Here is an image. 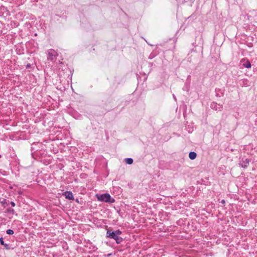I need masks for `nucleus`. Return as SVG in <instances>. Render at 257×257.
I'll return each instance as SVG.
<instances>
[{
    "instance_id": "obj_13",
    "label": "nucleus",
    "mask_w": 257,
    "mask_h": 257,
    "mask_svg": "<svg viewBox=\"0 0 257 257\" xmlns=\"http://www.w3.org/2000/svg\"><path fill=\"white\" fill-rule=\"evenodd\" d=\"M10 204L13 207H14L15 206V203L13 201L11 202Z\"/></svg>"
},
{
    "instance_id": "obj_14",
    "label": "nucleus",
    "mask_w": 257,
    "mask_h": 257,
    "mask_svg": "<svg viewBox=\"0 0 257 257\" xmlns=\"http://www.w3.org/2000/svg\"><path fill=\"white\" fill-rule=\"evenodd\" d=\"M221 203H222L223 204H224L225 203V201H224V200H222L221 201Z\"/></svg>"
},
{
    "instance_id": "obj_7",
    "label": "nucleus",
    "mask_w": 257,
    "mask_h": 257,
    "mask_svg": "<svg viewBox=\"0 0 257 257\" xmlns=\"http://www.w3.org/2000/svg\"><path fill=\"white\" fill-rule=\"evenodd\" d=\"M65 197L70 200H74L73 194L71 192H66L65 193Z\"/></svg>"
},
{
    "instance_id": "obj_12",
    "label": "nucleus",
    "mask_w": 257,
    "mask_h": 257,
    "mask_svg": "<svg viewBox=\"0 0 257 257\" xmlns=\"http://www.w3.org/2000/svg\"><path fill=\"white\" fill-rule=\"evenodd\" d=\"M7 233L9 235H12L14 234V231L12 229H8L7 230Z\"/></svg>"
},
{
    "instance_id": "obj_5",
    "label": "nucleus",
    "mask_w": 257,
    "mask_h": 257,
    "mask_svg": "<svg viewBox=\"0 0 257 257\" xmlns=\"http://www.w3.org/2000/svg\"><path fill=\"white\" fill-rule=\"evenodd\" d=\"M211 107L212 109H214L217 111H221L222 108V105L217 104L216 102H212L211 104Z\"/></svg>"
},
{
    "instance_id": "obj_15",
    "label": "nucleus",
    "mask_w": 257,
    "mask_h": 257,
    "mask_svg": "<svg viewBox=\"0 0 257 257\" xmlns=\"http://www.w3.org/2000/svg\"><path fill=\"white\" fill-rule=\"evenodd\" d=\"M26 67H27V68L30 67V64H27Z\"/></svg>"
},
{
    "instance_id": "obj_3",
    "label": "nucleus",
    "mask_w": 257,
    "mask_h": 257,
    "mask_svg": "<svg viewBox=\"0 0 257 257\" xmlns=\"http://www.w3.org/2000/svg\"><path fill=\"white\" fill-rule=\"evenodd\" d=\"M57 52L54 49H50L48 52V58L52 61L54 60V58L57 56Z\"/></svg>"
},
{
    "instance_id": "obj_6",
    "label": "nucleus",
    "mask_w": 257,
    "mask_h": 257,
    "mask_svg": "<svg viewBox=\"0 0 257 257\" xmlns=\"http://www.w3.org/2000/svg\"><path fill=\"white\" fill-rule=\"evenodd\" d=\"M249 163V160L246 159L245 161H242L240 162V165L243 168H246L248 166Z\"/></svg>"
},
{
    "instance_id": "obj_4",
    "label": "nucleus",
    "mask_w": 257,
    "mask_h": 257,
    "mask_svg": "<svg viewBox=\"0 0 257 257\" xmlns=\"http://www.w3.org/2000/svg\"><path fill=\"white\" fill-rule=\"evenodd\" d=\"M241 64L244 67L249 68L251 67V64L248 60L242 59L240 61Z\"/></svg>"
},
{
    "instance_id": "obj_2",
    "label": "nucleus",
    "mask_w": 257,
    "mask_h": 257,
    "mask_svg": "<svg viewBox=\"0 0 257 257\" xmlns=\"http://www.w3.org/2000/svg\"><path fill=\"white\" fill-rule=\"evenodd\" d=\"M106 236L107 237L114 239L118 244L121 243L122 241V238L117 236L113 231L111 232L110 231H107L106 232Z\"/></svg>"
},
{
    "instance_id": "obj_11",
    "label": "nucleus",
    "mask_w": 257,
    "mask_h": 257,
    "mask_svg": "<svg viewBox=\"0 0 257 257\" xmlns=\"http://www.w3.org/2000/svg\"><path fill=\"white\" fill-rule=\"evenodd\" d=\"M0 243H1V244L2 245H5V246H8V244H5V243H4V239H3V237H1V238H0Z\"/></svg>"
},
{
    "instance_id": "obj_10",
    "label": "nucleus",
    "mask_w": 257,
    "mask_h": 257,
    "mask_svg": "<svg viewBox=\"0 0 257 257\" xmlns=\"http://www.w3.org/2000/svg\"><path fill=\"white\" fill-rule=\"evenodd\" d=\"M113 232H114L118 236L122 233V232L119 230H116Z\"/></svg>"
},
{
    "instance_id": "obj_8",
    "label": "nucleus",
    "mask_w": 257,
    "mask_h": 257,
    "mask_svg": "<svg viewBox=\"0 0 257 257\" xmlns=\"http://www.w3.org/2000/svg\"><path fill=\"white\" fill-rule=\"evenodd\" d=\"M197 157V154L194 152H191L189 154V157L191 160H194Z\"/></svg>"
},
{
    "instance_id": "obj_9",
    "label": "nucleus",
    "mask_w": 257,
    "mask_h": 257,
    "mask_svg": "<svg viewBox=\"0 0 257 257\" xmlns=\"http://www.w3.org/2000/svg\"><path fill=\"white\" fill-rule=\"evenodd\" d=\"M125 162L127 164L131 165L133 163V160L132 158H126L125 159Z\"/></svg>"
},
{
    "instance_id": "obj_1",
    "label": "nucleus",
    "mask_w": 257,
    "mask_h": 257,
    "mask_svg": "<svg viewBox=\"0 0 257 257\" xmlns=\"http://www.w3.org/2000/svg\"><path fill=\"white\" fill-rule=\"evenodd\" d=\"M98 200L105 202L113 203L114 199L112 198L109 194L105 193L100 195H96Z\"/></svg>"
}]
</instances>
